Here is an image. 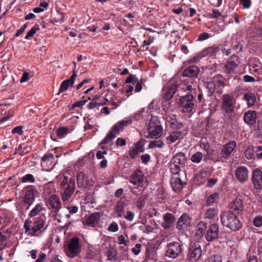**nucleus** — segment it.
<instances>
[{"instance_id":"1","label":"nucleus","mask_w":262,"mask_h":262,"mask_svg":"<svg viewBox=\"0 0 262 262\" xmlns=\"http://www.w3.org/2000/svg\"><path fill=\"white\" fill-rule=\"evenodd\" d=\"M225 78L221 74H217L211 78H205L201 80L199 84L205 88L208 97L213 96L214 93L222 94L223 89L226 86Z\"/></svg>"},{"instance_id":"2","label":"nucleus","mask_w":262,"mask_h":262,"mask_svg":"<svg viewBox=\"0 0 262 262\" xmlns=\"http://www.w3.org/2000/svg\"><path fill=\"white\" fill-rule=\"evenodd\" d=\"M221 108L224 116L231 120L235 115L236 99L232 94H224L222 95Z\"/></svg>"},{"instance_id":"3","label":"nucleus","mask_w":262,"mask_h":262,"mask_svg":"<svg viewBox=\"0 0 262 262\" xmlns=\"http://www.w3.org/2000/svg\"><path fill=\"white\" fill-rule=\"evenodd\" d=\"M221 222L223 226L232 231H238L242 227V223L237 215L231 211H225L220 214Z\"/></svg>"},{"instance_id":"4","label":"nucleus","mask_w":262,"mask_h":262,"mask_svg":"<svg viewBox=\"0 0 262 262\" xmlns=\"http://www.w3.org/2000/svg\"><path fill=\"white\" fill-rule=\"evenodd\" d=\"M60 193L63 201H68L75 189V179L68 176H64L60 182Z\"/></svg>"},{"instance_id":"5","label":"nucleus","mask_w":262,"mask_h":262,"mask_svg":"<svg viewBox=\"0 0 262 262\" xmlns=\"http://www.w3.org/2000/svg\"><path fill=\"white\" fill-rule=\"evenodd\" d=\"M132 123V118L129 117L128 119L122 120L116 123L112 128V129L108 133L106 137L101 141V144H105L114 139L116 135L120 131L123 130L125 126Z\"/></svg>"},{"instance_id":"6","label":"nucleus","mask_w":262,"mask_h":262,"mask_svg":"<svg viewBox=\"0 0 262 262\" xmlns=\"http://www.w3.org/2000/svg\"><path fill=\"white\" fill-rule=\"evenodd\" d=\"M178 104L182 112L191 113L196 106V100L193 95L187 94L180 97Z\"/></svg>"},{"instance_id":"7","label":"nucleus","mask_w":262,"mask_h":262,"mask_svg":"<svg viewBox=\"0 0 262 262\" xmlns=\"http://www.w3.org/2000/svg\"><path fill=\"white\" fill-rule=\"evenodd\" d=\"M147 138H158L162 136L163 127L157 117H152L148 123Z\"/></svg>"},{"instance_id":"8","label":"nucleus","mask_w":262,"mask_h":262,"mask_svg":"<svg viewBox=\"0 0 262 262\" xmlns=\"http://www.w3.org/2000/svg\"><path fill=\"white\" fill-rule=\"evenodd\" d=\"M183 253L182 245L178 242L174 241L168 243L165 247V257L176 259Z\"/></svg>"},{"instance_id":"9","label":"nucleus","mask_w":262,"mask_h":262,"mask_svg":"<svg viewBox=\"0 0 262 262\" xmlns=\"http://www.w3.org/2000/svg\"><path fill=\"white\" fill-rule=\"evenodd\" d=\"M219 51V48L215 46H210L206 48L202 51L196 54L192 57L190 58L188 60V63H198L203 58H208L212 56H215Z\"/></svg>"},{"instance_id":"10","label":"nucleus","mask_w":262,"mask_h":262,"mask_svg":"<svg viewBox=\"0 0 262 262\" xmlns=\"http://www.w3.org/2000/svg\"><path fill=\"white\" fill-rule=\"evenodd\" d=\"M81 251L80 239L77 237H72L66 248L67 255L71 258L78 256Z\"/></svg>"},{"instance_id":"11","label":"nucleus","mask_w":262,"mask_h":262,"mask_svg":"<svg viewBox=\"0 0 262 262\" xmlns=\"http://www.w3.org/2000/svg\"><path fill=\"white\" fill-rule=\"evenodd\" d=\"M202 250L201 245L199 242L191 243L187 253V258L189 261H195L201 256Z\"/></svg>"},{"instance_id":"12","label":"nucleus","mask_w":262,"mask_h":262,"mask_svg":"<svg viewBox=\"0 0 262 262\" xmlns=\"http://www.w3.org/2000/svg\"><path fill=\"white\" fill-rule=\"evenodd\" d=\"M77 186L80 188H89L94 184L92 178L88 177L83 171H79L76 175Z\"/></svg>"},{"instance_id":"13","label":"nucleus","mask_w":262,"mask_h":262,"mask_svg":"<svg viewBox=\"0 0 262 262\" xmlns=\"http://www.w3.org/2000/svg\"><path fill=\"white\" fill-rule=\"evenodd\" d=\"M46 205L53 213H57L62 205L59 198L56 194L51 195L46 201Z\"/></svg>"},{"instance_id":"14","label":"nucleus","mask_w":262,"mask_h":262,"mask_svg":"<svg viewBox=\"0 0 262 262\" xmlns=\"http://www.w3.org/2000/svg\"><path fill=\"white\" fill-rule=\"evenodd\" d=\"M219 227L217 224L213 223L209 225L205 234L206 239L209 242L219 238Z\"/></svg>"},{"instance_id":"15","label":"nucleus","mask_w":262,"mask_h":262,"mask_svg":"<svg viewBox=\"0 0 262 262\" xmlns=\"http://www.w3.org/2000/svg\"><path fill=\"white\" fill-rule=\"evenodd\" d=\"M37 219L34 222V236L40 237L46 229L45 227V217L43 216Z\"/></svg>"},{"instance_id":"16","label":"nucleus","mask_w":262,"mask_h":262,"mask_svg":"<svg viewBox=\"0 0 262 262\" xmlns=\"http://www.w3.org/2000/svg\"><path fill=\"white\" fill-rule=\"evenodd\" d=\"M146 179V177L142 173L141 171H138L132 174L129 181L135 186V188H137L142 187Z\"/></svg>"},{"instance_id":"17","label":"nucleus","mask_w":262,"mask_h":262,"mask_svg":"<svg viewBox=\"0 0 262 262\" xmlns=\"http://www.w3.org/2000/svg\"><path fill=\"white\" fill-rule=\"evenodd\" d=\"M144 150V141L140 139L134 144L132 148L129 150L128 154L130 158L134 160L140 152H143Z\"/></svg>"},{"instance_id":"18","label":"nucleus","mask_w":262,"mask_h":262,"mask_svg":"<svg viewBox=\"0 0 262 262\" xmlns=\"http://www.w3.org/2000/svg\"><path fill=\"white\" fill-rule=\"evenodd\" d=\"M236 146L235 141L230 140L227 144L223 146V149L220 152L221 158L227 159L234 150Z\"/></svg>"},{"instance_id":"19","label":"nucleus","mask_w":262,"mask_h":262,"mask_svg":"<svg viewBox=\"0 0 262 262\" xmlns=\"http://www.w3.org/2000/svg\"><path fill=\"white\" fill-rule=\"evenodd\" d=\"M235 176L241 183L246 182L249 178V170L247 167L244 166H237L235 171Z\"/></svg>"},{"instance_id":"20","label":"nucleus","mask_w":262,"mask_h":262,"mask_svg":"<svg viewBox=\"0 0 262 262\" xmlns=\"http://www.w3.org/2000/svg\"><path fill=\"white\" fill-rule=\"evenodd\" d=\"M101 215L99 212H94L90 215H85L83 219L82 223L83 224L90 226L92 227H96L99 223L100 220Z\"/></svg>"},{"instance_id":"21","label":"nucleus","mask_w":262,"mask_h":262,"mask_svg":"<svg viewBox=\"0 0 262 262\" xmlns=\"http://www.w3.org/2000/svg\"><path fill=\"white\" fill-rule=\"evenodd\" d=\"M252 182L256 189L262 188V171L259 169L256 168L253 170L252 174Z\"/></svg>"},{"instance_id":"22","label":"nucleus","mask_w":262,"mask_h":262,"mask_svg":"<svg viewBox=\"0 0 262 262\" xmlns=\"http://www.w3.org/2000/svg\"><path fill=\"white\" fill-rule=\"evenodd\" d=\"M237 64L233 60L228 61L223 67V71L226 74L228 79H230L233 74H235V70L237 67Z\"/></svg>"},{"instance_id":"23","label":"nucleus","mask_w":262,"mask_h":262,"mask_svg":"<svg viewBox=\"0 0 262 262\" xmlns=\"http://www.w3.org/2000/svg\"><path fill=\"white\" fill-rule=\"evenodd\" d=\"M244 122L249 125H253L255 124L257 120V113L255 111H248L244 114Z\"/></svg>"},{"instance_id":"24","label":"nucleus","mask_w":262,"mask_h":262,"mask_svg":"<svg viewBox=\"0 0 262 262\" xmlns=\"http://www.w3.org/2000/svg\"><path fill=\"white\" fill-rule=\"evenodd\" d=\"M178 86L177 84H173L169 86L165 87L163 89L162 97L166 100H170L173 96V95L177 91Z\"/></svg>"},{"instance_id":"25","label":"nucleus","mask_w":262,"mask_h":262,"mask_svg":"<svg viewBox=\"0 0 262 262\" xmlns=\"http://www.w3.org/2000/svg\"><path fill=\"white\" fill-rule=\"evenodd\" d=\"M72 73L73 74L69 79H66L61 82L59 88V93H62L67 90L70 85L73 86L77 75L75 70H73Z\"/></svg>"},{"instance_id":"26","label":"nucleus","mask_w":262,"mask_h":262,"mask_svg":"<svg viewBox=\"0 0 262 262\" xmlns=\"http://www.w3.org/2000/svg\"><path fill=\"white\" fill-rule=\"evenodd\" d=\"M191 219L187 213H183L178 219L177 223V228L182 230L184 227L190 224Z\"/></svg>"},{"instance_id":"27","label":"nucleus","mask_w":262,"mask_h":262,"mask_svg":"<svg viewBox=\"0 0 262 262\" xmlns=\"http://www.w3.org/2000/svg\"><path fill=\"white\" fill-rule=\"evenodd\" d=\"M249 68L250 73L256 77V75L262 72V64L258 60L254 59L252 62L249 64Z\"/></svg>"},{"instance_id":"28","label":"nucleus","mask_w":262,"mask_h":262,"mask_svg":"<svg viewBox=\"0 0 262 262\" xmlns=\"http://www.w3.org/2000/svg\"><path fill=\"white\" fill-rule=\"evenodd\" d=\"M170 161L183 167L187 161V158L184 152H178L173 156Z\"/></svg>"},{"instance_id":"29","label":"nucleus","mask_w":262,"mask_h":262,"mask_svg":"<svg viewBox=\"0 0 262 262\" xmlns=\"http://www.w3.org/2000/svg\"><path fill=\"white\" fill-rule=\"evenodd\" d=\"M200 71L196 66H190L185 69L182 73L183 77H193L196 76Z\"/></svg>"},{"instance_id":"30","label":"nucleus","mask_w":262,"mask_h":262,"mask_svg":"<svg viewBox=\"0 0 262 262\" xmlns=\"http://www.w3.org/2000/svg\"><path fill=\"white\" fill-rule=\"evenodd\" d=\"M185 184L186 183H184L180 178H175L170 180L171 187L176 192H180L182 189L183 185Z\"/></svg>"},{"instance_id":"31","label":"nucleus","mask_w":262,"mask_h":262,"mask_svg":"<svg viewBox=\"0 0 262 262\" xmlns=\"http://www.w3.org/2000/svg\"><path fill=\"white\" fill-rule=\"evenodd\" d=\"M54 160L53 155L51 153H48L41 158V165L43 168H49L52 165Z\"/></svg>"},{"instance_id":"32","label":"nucleus","mask_w":262,"mask_h":262,"mask_svg":"<svg viewBox=\"0 0 262 262\" xmlns=\"http://www.w3.org/2000/svg\"><path fill=\"white\" fill-rule=\"evenodd\" d=\"M24 191L25 193L24 201L25 203L29 205L27 207V209H28L33 202V187H27L24 189Z\"/></svg>"},{"instance_id":"33","label":"nucleus","mask_w":262,"mask_h":262,"mask_svg":"<svg viewBox=\"0 0 262 262\" xmlns=\"http://www.w3.org/2000/svg\"><path fill=\"white\" fill-rule=\"evenodd\" d=\"M182 137V132L181 131H173L169 133V135L166 137V142L168 144H171Z\"/></svg>"},{"instance_id":"34","label":"nucleus","mask_w":262,"mask_h":262,"mask_svg":"<svg viewBox=\"0 0 262 262\" xmlns=\"http://www.w3.org/2000/svg\"><path fill=\"white\" fill-rule=\"evenodd\" d=\"M117 251L116 249L111 246L108 248L105 253L107 259L111 261H115L117 259Z\"/></svg>"},{"instance_id":"35","label":"nucleus","mask_w":262,"mask_h":262,"mask_svg":"<svg viewBox=\"0 0 262 262\" xmlns=\"http://www.w3.org/2000/svg\"><path fill=\"white\" fill-rule=\"evenodd\" d=\"M125 206V203L124 201L119 200L117 202L116 206L115 208V211L117 213V217H122L123 216Z\"/></svg>"},{"instance_id":"36","label":"nucleus","mask_w":262,"mask_h":262,"mask_svg":"<svg viewBox=\"0 0 262 262\" xmlns=\"http://www.w3.org/2000/svg\"><path fill=\"white\" fill-rule=\"evenodd\" d=\"M243 99L247 101L248 107H250L254 104L256 97L254 94L251 92H247L244 94Z\"/></svg>"},{"instance_id":"37","label":"nucleus","mask_w":262,"mask_h":262,"mask_svg":"<svg viewBox=\"0 0 262 262\" xmlns=\"http://www.w3.org/2000/svg\"><path fill=\"white\" fill-rule=\"evenodd\" d=\"M219 194L215 192L210 195L206 199V204L207 206H213L214 204H217L219 200Z\"/></svg>"},{"instance_id":"38","label":"nucleus","mask_w":262,"mask_h":262,"mask_svg":"<svg viewBox=\"0 0 262 262\" xmlns=\"http://www.w3.org/2000/svg\"><path fill=\"white\" fill-rule=\"evenodd\" d=\"M243 208V202L241 199H235L231 203V208L235 211H237L238 213L242 211Z\"/></svg>"},{"instance_id":"39","label":"nucleus","mask_w":262,"mask_h":262,"mask_svg":"<svg viewBox=\"0 0 262 262\" xmlns=\"http://www.w3.org/2000/svg\"><path fill=\"white\" fill-rule=\"evenodd\" d=\"M197 230L196 235L201 236L205 234L207 230V224L203 221H201L197 225Z\"/></svg>"},{"instance_id":"40","label":"nucleus","mask_w":262,"mask_h":262,"mask_svg":"<svg viewBox=\"0 0 262 262\" xmlns=\"http://www.w3.org/2000/svg\"><path fill=\"white\" fill-rule=\"evenodd\" d=\"M255 146H249L245 149L244 154L245 157L248 160H254L255 159Z\"/></svg>"},{"instance_id":"41","label":"nucleus","mask_w":262,"mask_h":262,"mask_svg":"<svg viewBox=\"0 0 262 262\" xmlns=\"http://www.w3.org/2000/svg\"><path fill=\"white\" fill-rule=\"evenodd\" d=\"M96 254V250L92 246H89L87 247L85 253V257L87 259H93Z\"/></svg>"},{"instance_id":"42","label":"nucleus","mask_w":262,"mask_h":262,"mask_svg":"<svg viewBox=\"0 0 262 262\" xmlns=\"http://www.w3.org/2000/svg\"><path fill=\"white\" fill-rule=\"evenodd\" d=\"M170 172L173 175L179 174L180 171L181 169V165L170 161Z\"/></svg>"},{"instance_id":"43","label":"nucleus","mask_w":262,"mask_h":262,"mask_svg":"<svg viewBox=\"0 0 262 262\" xmlns=\"http://www.w3.org/2000/svg\"><path fill=\"white\" fill-rule=\"evenodd\" d=\"M217 214V210L214 208L207 209L205 213V218L213 220Z\"/></svg>"},{"instance_id":"44","label":"nucleus","mask_w":262,"mask_h":262,"mask_svg":"<svg viewBox=\"0 0 262 262\" xmlns=\"http://www.w3.org/2000/svg\"><path fill=\"white\" fill-rule=\"evenodd\" d=\"M9 238V236L0 231V250H3L7 247V241Z\"/></svg>"},{"instance_id":"45","label":"nucleus","mask_w":262,"mask_h":262,"mask_svg":"<svg viewBox=\"0 0 262 262\" xmlns=\"http://www.w3.org/2000/svg\"><path fill=\"white\" fill-rule=\"evenodd\" d=\"M68 128L66 127H60L56 131V136L59 139L64 138L68 134Z\"/></svg>"},{"instance_id":"46","label":"nucleus","mask_w":262,"mask_h":262,"mask_svg":"<svg viewBox=\"0 0 262 262\" xmlns=\"http://www.w3.org/2000/svg\"><path fill=\"white\" fill-rule=\"evenodd\" d=\"M32 221L30 219H27L24 224V227L25 229V234L28 235H32L33 234L32 230H31L32 225Z\"/></svg>"},{"instance_id":"47","label":"nucleus","mask_w":262,"mask_h":262,"mask_svg":"<svg viewBox=\"0 0 262 262\" xmlns=\"http://www.w3.org/2000/svg\"><path fill=\"white\" fill-rule=\"evenodd\" d=\"M145 256L146 258L147 259L154 260L155 258L154 248L152 247H147L146 249Z\"/></svg>"},{"instance_id":"48","label":"nucleus","mask_w":262,"mask_h":262,"mask_svg":"<svg viewBox=\"0 0 262 262\" xmlns=\"http://www.w3.org/2000/svg\"><path fill=\"white\" fill-rule=\"evenodd\" d=\"M163 145L164 143L161 140H154L150 142L148 144V148L150 149L155 147L161 148L163 146Z\"/></svg>"},{"instance_id":"49","label":"nucleus","mask_w":262,"mask_h":262,"mask_svg":"<svg viewBox=\"0 0 262 262\" xmlns=\"http://www.w3.org/2000/svg\"><path fill=\"white\" fill-rule=\"evenodd\" d=\"M203 156V154L201 152L198 151L191 156V160L192 162L199 163L202 160Z\"/></svg>"},{"instance_id":"50","label":"nucleus","mask_w":262,"mask_h":262,"mask_svg":"<svg viewBox=\"0 0 262 262\" xmlns=\"http://www.w3.org/2000/svg\"><path fill=\"white\" fill-rule=\"evenodd\" d=\"M164 221L167 223L173 224L175 221L174 215L171 213H166L163 216Z\"/></svg>"},{"instance_id":"51","label":"nucleus","mask_w":262,"mask_h":262,"mask_svg":"<svg viewBox=\"0 0 262 262\" xmlns=\"http://www.w3.org/2000/svg\"><path fill=\"white\" fill-rule=\"evenodd\" d=\"M138 81V79L136 75L129 74L128 77L126 79L125 83H132L134 85Z\"/></svg>"},{"instance_id":"52","label":"nucleus","mask_w":262,"mask_h":262,"mask_svg":"<svg viewBox=\"0 0 262 262\" xmlns=\"http://www.w3.org/2000/svg\"><path fill=\"white\" fill-rule=\"evenodd\" d=\"M58 16L57 18H54L50 20V23L54 25H56L58 23H61L64 21V13H58Z\"/></svg>"},{"instance_id":"53","label":"nucleus","mask_w":262,"mask_h":262,"mask_svg":"<svg viewBox=\"0 0 262 262\" xmlns=\"http://www.w3.org/2000/svg\"><path fill=\"white\" fill-rule=\"evenodd\" d=\"M145 198L144 196H140L137 200L136 204L138 208H142L145 205Z\"/></svg>"},{"instance_id":"54","label":"nucleus","mask_w":262,"mask_h":262,"mask_svg":"<svg viewBox=\"0 0 262 262\" xmlns=\"http://www.w3.org/2000/svg\"><path fill=\"white\" fill-rule=\"evenodd\" d=\"M145 111V108H142L140 110L138 111L136 113H135L133 116V117H131L132 118L134 119L135 120L138 121L141 120L143 118V116L142 114Z\"/></svg>"},{"instance_id":"55","label":"nucleus","mask_w":262,"mask_h":262,"mask_svg":"<svg viewBox=\"0 0 262 262\" xmlns=\"http://www.w3.org/2000/svg\"><path fill=\"white\" fill-rule=\"evenodd\" d=\"M253 224L256 227L262 226V216L257 215L253 220Z\"/></svg>"},{"instance_id":"56","label":"nucleus","mask_w":262,"mask_h":262,"mask_svg":"<svg viewBox=\"0 0 262 262\" xmlns=\"http://www.w3.org/2000/svg\"><path fill=\"white\" fill-rule=\"evenodd\" d=\"M255 158L260 159L262 158V146L259 145L255 146Z\"/></svg>"},{"instance_id":"57","label":"nucleus","mask_w":262,"mask_h":262,"mask_svg":"<svg viewBox=\"0 0 262 262\" xmlns=\"http://www.w3.org/2000/svg\"><path fill=\"white\" fill-rule=\"evenodd\" d=\"M211 18H217L219 16H222L223 18L226 17V15L222 16V13L218 9H213L212 13L210 15Z\"/></svg>"},{"instance_id":"58","label":"nucleus","mask_w":262,"mask_h":262,"mask_svg":"<svg viewBox=\"0 0 262 262\" xmlns=\"http://www.w3.org/2000/svg\"><path fill=\"white\" fill-rule=\"evenodd\" d=\"M208 262H222V259L220 255L215 254L209 258Z\"/></svg>"},{"instance_id":"59","label":"nucleus","mask_w":262,"mask_h":262,"mask_svg":"<svg viewBox=\"0 0 262 262\" xmlns=\"http://www.w3.org/2000/svg\"><path fill=\"white\" fill-rule=\"evenodd\" d=\"M123 216L127 221L132 222L135 217V213L131 211L128 210L126 211V215Z\"/></svg>"},{"instance_id":"60","label":"nucleus","mask_w":262,"mask_h":262,"mask_svg":"<svg viewBox=\"0 0 262 262\" xmlns=\"http://www.w3.org/2000/svg\"><path fill=\"white\" fill-rule=\"evenodd\" d=\"M108 231L110 232H115L119 230V227L117 223L113 222L111 223L107 228Z\"/></svg>"},{"instance_id":"61","label":"nucleus","mask_w":262,"mask_h":262,"mask_svg":"<svg viewBox=\"0 0 262 262\" xmlns=\"http://www.w3.org/2000/svg\"><path fill=\"white\" fill-rule=\"evenodd\" d=\"M239 4L242 5L243 9H248L251 7V0H239Z\"/></svg>"},{"instance_id":"62","label":"nucleus","mask_w":262,"mask_h":262,"mask_svg":"<svg viewBox=\"0 0 262 262\" xmlns=\"http://www.w3.org/2000/svg\"><path fill=\"white\" fill-rule=\"evenodd\" d=\"M66 208L68 210L70 214L76 213L78 211V207L77 206L69 205L67 206Z\"/></svg>"},{"instance_id":"63","label":"nucleus","mask_w":262,"mask_h":262,"mask_svg":"<svg viewBox=\"0 0 262 262\" xmlns=\"http://www.w3.org/2000/svg\"><path fill=\"white\" fill-rule=\"evenodd\" d=\"M21 181L23 183L33 182V175L31 174H27L22 177Z\"/></svg>"},{"instance_id":"64","label":"nucleus","mask_w":262,"mask_h":262,"mask_svg":"<svg viewBox=\"0 0 262 262\" xmlns=\"http://www.w3.org/2000/svg\"><path fill=\"white\" fill-rule=\"evenodd\" d=\"M150 158L151 157L150 155L148 154L142 155L141 156L142 162L144 164H146L150 161Z\"/></svg>"}]
</instances>
